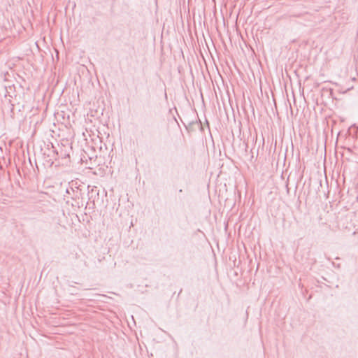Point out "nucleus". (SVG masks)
Segmentation results:
<instances>
[{
	"label": "nucleus",
	"instance_id": "1",
	"mask_svg": "<svg viewBox=\"0 0 358 358\" xmlns=\"http://www.w3.org/2000/svg\"><path fill=\"white\" fill-rule=\"evenodd\" d=\"M286 189H287V194H289V188L288 187V184L286 185Z\"/></svg>",
	"mask_w": 358,
	"mask_h": 358
}]
</instances>
